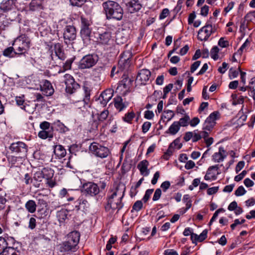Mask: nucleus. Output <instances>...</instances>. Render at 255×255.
I'll use <instances>...</instances> for the list:
<instances>
[{
    "instance_id": "f257e3e1",
    "label": "nucleus",
    "mask_w": 255,
    "mask_h": 255,
    "mask_svg": "<svg viewBox=\"0 0 255 255\" xmlns=\"http://www.w3.org/2000/svg\"><path fill=\"white\" fill-rule=\"evenodd\" d=\"M103 12L105 14L106 19L121 20L123 17L124 10L117 1L108 0L102 4Z\"/></svg>"
},
{
    "instance_id": "f03ea898",
    "label": "nucleus",
    "mask_w": 255,
    "mask_h": 255,
    "mask_svg": "<svg viewBox=\"0 0 255 255\" xmlns=\"http://www.w3.org/2000/svg\"><path fill=\"white\" fill-rule=\"evenodd\" d=\"M126 187L123 185L118 186L114 192L108 198L107 204L105 206L106 210L110 211L111 210L119 211L123 207L122 200L124 196Z\"/></svg>"
},
{
    "instance_id": "7ed1b4c3",
    "label": "nucleus",
    "mask_w": 255,
    "mask_h": 255,
    "mask_svg": "<svg viewBox=\"0 0 255 255\" xmlns=\"http://www.w3.org/2000/svg\"><path fill=\"white\" fill-rule=\"evenodd\" d=\"M31 40L26 34H21L14 39L12 43L17 52V56H24L25 57L26 54L30 48Z\"/></svg>"
},
{
    "instance_id": "20e7f679",
    "label": "nucleus",
    "mask_w": 255,
    "mask_h": 255,
    "mask_svg": "<svg viewBox=\"0 0 255 255\" xmlns=\"http://www.w3.org/2000/svg\"><path fill=\"white\" fill-rule=\"evenodd\" d=\"M106 187V183L105 182H100L98 185L93 182H87L83 184L81 191L86 196L94 197L103 192Z\"/></svg>"
},
{
    "instance_id": "39448f33",
    "label": "nucleus",
    "mask_w": 255,
    "mask_h": 255,
    "mask_svg": "<svg viewBox=\"0 0 255 255\" xmlns=\"http://www.w3.org/2000/svg\"><path fill=\"white\" fill-rule=\"evenodd\" d=\"M89 150L96 156L101 158L107 157L110 153L108 147L97 142L92 143L89 146Z\"/></svg>"
},
{
    "instance_id": "423d86ee",
    "label": "nucleus",
    "mask_w": 255,
    "mask_h": 255,
    "mask_svg": "<svg viewBox=\"0 0 255 255\" xmlns=\"http://www.w3.org/2000/svg\"><path fill=\"white\" fill-rule=\"evenodd\" d=\"M99 57L97 54H87L80 60L79 68L81 69L90 68L97 63Z\"/></svg>"
},
{
    "instance_id": "0eeeda50",
    "label": "nucleus",
    "mask_w": 255,
    "mask_h": 255,
    "mask_svg": "<svg viewBox=\"0 0 255 255\" xmlns=\"http://www.w3.org/2000/svg\"><path fill=\"white\" fill-rule=\"evenodd\" d=\"M9 149L11 152L15 153L18 158H22L26 156L27 147L23 142L18 141L11 143Z\"/></svg>"
},
{
    "instance_id": "6e6552de",
    "label": "nucleus",
    "mask_w": 255,
    "mask_h": 255,
    "mask_svg": "<svg viewBox=\"0 0 255 255\" xmlns=\"http://www.w3.org/2000/svg\"><path fill=\"white\" fill-rule=\"evenodd\" d=\"M64 82L66 85V92L72 94L80 88V85L75 82L74 78L70 74H66L64 75Z\"/></svg>"
},
{
    "instance_id": "1a4fd4ad",
    "label": "nucleus",
    "mask_w": 255,
    "mask_h": 255,
    "mask_svg": "<svg viewBox=\"0 0 255 255\" xmlns=\"http://www.w3.org/2000/svg\"><path fill=\"white\" fill-rule=\"evenodd\" d=\"M77 36L76 28L73 25H66L64 29L63 37L66 43L74 40Z\"/></svg>"
},
{
    "instance_id": "9d476101",
    "label": "nucleus",
    "mask_w": 255,
    "mask_h": 255,
    "mask_svg": "<svg viewBox=\"0 0 255 255\" xmlns=\"http://www.w3.org/2000/svg\"><path fill=\"white\" fill-rule=\"evenodd\" d=\"M213 32L214 31L212 25L206 24L199 30L198 39L201 41L207 40Z\"/></svg>"
},
{
    "instance_id": "9b49d317",
    "label": "nucleus",
    "mask_w": 255,
    "mask_h": 255,
    "mask_svg": "<svg viewBox=\"0 0 255 255\" xmlns=\"http://www.w3.org/2000/svg\"><path fill=\"white\" fill-rule=\"evenodd\" d=\"M51 172V175H53V170L50 169L48 170L45 168H43L41 171H38L36 172L33 175V184L35 186L38 187L39 184H37V182H39L42 181L43 178H48V175H47L46 172Z\"/></svg>"
},
{
    "instance_id": "f8f14e48",
    "label": "nucleus",
    "mask_w": 255,
    "mask_h": 255,
    "mask_svg": "<svg viewBox=\"0 0 255 255\" xmlns=\"http://www.w3.org/2000/svg\"><path fill=\"white\" fill-rule=\"evenodd\" d=\"M151 76L150 71L147 69L140 70L136 76L135 81L141 85H145Z\"/></svg>"
},
{
    "instance_id": "ddd939ff",
    "label": "nucleus",
    "mask_w": 255,
    "mask_h": 255,
    "mask_svg": "<svg viewBox=\"0 0 255 255\" xmlns=\"http://www.w3.org/2000/svg\"><path fill=\"white\" fill-rule=\"evenodd\" d=\"M40 89L46 96H51L54 92V89L50 81L44 80L40 85Z\"/></svg>"
},
{
    "instance_id": "4468645a",
    "label": "nucleus",
    "mask_w": 255,
    "mask_h": 255,
    "mask_svg": "<svg viewBox=\"0 0 255 255\" xmlns=\"http://www.w3.org/2000/svg\"><path fill=\"white\" fill-rule=\"evenodd\" d=\"M77 246L74 245L73 242H72L67 239L65 242H63L60 246V251L61 252H67L69 251L75 252L77 250Z\"/></svg>"
},
{
    "instance_id": "2eb2a0df",
    "label": "nucleus",
    "mask_w": 255,
    "mask_h": 255,
    "mask_svg": "<svg viewBox=\"0 0 255 255\" xmlns=\"http://www.w3.org/2000/svg\"><path fill=\"white\" fill-rule=\"evenodd\" d=\"M226 150L223 147H220L219 151L215 152L212 155V160L215 162H220L223 161L227 156Z\"/></svg>"
},
{
    "instance_id": "dca6fc26",
    "label": "nucleus",
    "mask_w": 255,
    "mask_h": 255,
    "mask_svg": "<svg viewBox=\"0 0 255 255\" xmlns=\"http://www.w3.org/2000/svg\"><path fill=\"white\" fill-rule=\"evenodd\" d=\"M115 108L119 111L124 110L128 106V103L123 102V100L121 96H117L114 99Z\"/></svg>"
},
{
    "instance_id": "f3484780",
    "label": "nucleus",
    "mask_w": 255,
    "mask_h": 255,
    "mask_svg": "<svg viewBox=\"0 0 255 255\" xmlns=\"http://www.w3.org/2000/svg\"><path fill=\"white\" fill-rule=\"evenodd\" d=\"M14 3V0H3L0 4V9L3 12H7L13 8Z\"/></svg>"
},
{
    "instance_id": "a211bd4d",
    "label": "nucleus",
    "mask_w": 255,
    "mask_h": 255,
    "mask_svg": "<svg viewBox=\"0 0 255 255\" xmlns=\"http://www.w3.org/2000/svg\"><path fill=\"white\" fill-rule=\"evenodd\" d=\"M127 5L130 13L137 11L141 8V5L137 0H131L127 4Z\"/></svg>"
},
{
    "instance_id": "6ab92c4d",
    "label": "nucleus",
    "mask_w": 255,
    "mask_h": 255,
    "mask_svg": "<svg viewBox=\"0 0 255 255\" xmlns=\"http://www.w3.org/2000/svg\"><path fill=\"white\" fill-rule=\"evenodd\" d=\"M54 49L56 56L59 59L64 60L66 59V56L64 52L63 47L60 43L55 44Z\"/></svg>"
},
{
    "instance_id": "aec40b11",
    "label": "nucleus",
    "mask_w": 255,
    "mask_h": 255,
    "mask_svg": "<svg viewBox=\"0 0 255 255\" xmlns=\"http://www.w3.org/2000/svg\"><path fill=\"white\" fill-rule=\"evenodd\" d=\"M75 207L77 210H79L81 209L85 210L89 208L90 204L88 201L85 199L83 196H81L77 201L76 202Z\"/></svg>"
},
{
    "instance_id": "412c9836",
    "label": "nucleus",
    "mask_w": 255,
    "mask_h": 255,
    "mask_svg": "<svg viewBox=\"0 0 255 255\" xmlns=\"http://www.w3.org/2000/svg\"><path fill=\"white\" fill-rule=\"evenodd\" d=\"M80 238V233L74 231L69 233L67 235V238L70 241L73 242L74 245H78Z\"/></svg>"
},
{
    "instance_id": "4be33fe9",
    "label": "nucleus",
    "mask_w": 255,
    "mask_h": 255,
    "mask_svg": "<svg viewBox=\"0 0 255 255\" xmlns=\"http://www.w3.org/2000/svg\"><path fill=\"white\" fill-rule=\"evenodd\" d=\"M148 165V162L146 160L141 161L137 165V168L142 175L147 176L149 174V171L147 170Z\"/></svg>"
},
{
    "instance_id": "5701e85b",
    "label": "nucleus",
    "mask_w": 255,
    "mask_h": 255,
    "mask_svg": "<svg viewBox=\"0 0 255 255\" xmlns=\"http://www.w3.org/2000/svg\"><path fill=\"white\" fill-rule=\"evenodd\" d=\"M54 153L58 158H62L66 155V151L62 145L58 144L54 146Z\"/></svg>"
},
{
    "instance_id": "b1692460",
    "label": "nucleus",
    "mask_w": 255,
    "mask_h": 255,
    "mask_svg": "<svg viewBox=\"0 0 255 255\" xmlns=\"http://www.w3.org/2000/svg\"><path fill=\"white\" fill-rule=\"evenodd\" d=\"M218 169H219V167H218V165L210 166L207 170V173H206L205 176H204V179L206 180H209L211 178L215 179L216 178V174L211 173V171L215 170L217 171H218Z\"/></svg>"
},
{
    "instance_id": "393cba45",
    "label": "nucleus",
    "mask_w": 255,
    "mask_h": 255,
    "mask_svg": "<svg viewBox=\"0 0 255 255\" xmlns=\"http://www.w3.org/2000/svg\"><path fill=\"white\" fill-rule=\"evenodd\" d=\"M111 35L109 32H105L100 34L99 36V42L104 45H108L111 40Z\"/></svg>"
},
{
    "instance_id": "a878e982",
    "label": "nucleus",
    "mask_w": 255,
    "mask_h": 255,
    "mask_svg": "<svg viewBox=\"0 0 255 255\" xmlns=\"http://www.w3.org/2000/svg\"><path fill=\"white\" fill-rule=\"evenodd\" d=\"M91 33V28H81L80 34L81 37L84 41H89L90 40V35Z\"/></svg>"
},
{
    "instance_id": "bb28decb",
    "label": "nucleus",
    "mask_w": 255,
    "mask_h": 255,
    "mask_svg": "<svg viewBox=\"0 0 255 255\" xmlns=\"http://www.w3.org/2000/svg\"><path fill=\"white\" fill-rule=\"evenodd\" d=\"M249 90V95L255 101V77L251 79L249 86H247Z\"/></svg>"
},
{
    "instance_id": "cd10ccee",
    "label": "nucleus",
    "mask_w": 255,
    "mask_h": 255,
    "mask_svg": "<svg viewBox=\"0 0 255 255\" xmlns=\"http://www.w3.org/2000/svg\"><path fill=\"white\" fill-rule=\"evenodd\" d=\"M25 207L28 212L33 213L36 211L37 205L34 200H29L25 203Z\"/></svg>"
},
{
    "instance_id": "c85d7f7f",
    "label": "nucleus",
    "mask_w": 255,
    "mask_h": 255,
    "mask_svg": "<svg viewBox=\"0 0 255 255\" xmlns=\"http://www.w3.org/2000/svg\"><path fill=\"white\" fill-rule=\"evenodd\" d=\"M15 49L14 47H7L3 51V55L9 58H13L15 55H17V52L14 51Z\"/></svg>"
},
{
    "instance_id": "c756f323",
    "label": "nucleus",
    "mask_w": 255,
    "mask_h": 255,
    "mask_svg": "<svg viewBox=\"0 0 255 255\" xmlns=\"http://www.w3.org/2000/svg\"><path fill=\"white\" fill-rule=\"evenodd\" d=\"M0 255H20V252L8 246L0 253Z\"/></svg>"
},
{
    "instance_id": "7c9ffc66",
    "label": "nucleus",
    "mask_w": 255,
    "mask_h": 255,
    "mask_svg": "<svg viewBox=\"0 0 255 255\" xmlns=\"http://www.w3.org/2000/svg\"><path fill=\"white\" fill-rule=\"evenodd\" d=\"M38 136L42 139H46L47 138H52L53 136V130H44L42 129L38 132Z\"/></svg>"
},
{
    "instance_id": "2f4dec72",
    "label": "nucleus",
    "mask_w": 255,
    "mask_h": 255,
    "mask_svg": "<svg viewBox=\"0 0 255 255\" xmlns=\"http://www.w3.org/2000/svg\"><path fill=\"white\" fill-rule=\"evenodd\" d=\"M180 128L178 123L177 122H174L169 127L168 129L166 131V133H169L171 135H175L178 132Z\"/></svg>"
},
{
    "instance_id": "473e14b6",
    "label": "nucleus",
    "mask_w": 255,
    "mask_h": 255,
    "mask_svg": "<svg viewBox=\"0 0 255 255\" xmlns=\"http://www.w3.org/2000/svg\"><path fill=\"white\" fill-rule=\"evenodd\" d=\"M57 217L60 223H63L67 218L68 211L66 210L62 209L57 212Z\"/></svg>"
},
{
    "instance_id": "72a5a7b5",
    "label": "nucleus",
    "mask_w": 255,
    "mask_h": 255,
    "mask_svg": "<svg viewBox=\"0 0 255 255\" xmlns=\"http://www.w3.org/2000/svg\"><path fill=\"white\" fill-rule=\"evenodd\" d=\"M113 96V91L111 89H107L103 91L100 96L102 97L104 100L108 103V102L112 99Z\"/></svg>"
},
{
    "instance_id": "f704fd0d",
    "label": "nucleus",
    "mask_w": 255,
    "mask_h": 255,
    "mask_svg": "<svg viewBox=\"0 0 255 255\" xmlns=\"http://www.w3.org/2000/svg\"><path fill=\"white\" fill-rule=\"evenodd\" d=\"M30 9L31 10H36L42 8V3L40 0H32L30 3Z\"/></svg>"
},
{
    "instance_id": "c9c22d12",
    "label": "nucleus",
    "mask_w": 255,
    "mask_h": 255,
    "mask_svg": "<svg viewBox=\"0 0 255 255\" xmlns=\"http://www.w3.org/2000/svg\"><path fill=\"white\" fill-rule=\"evenodd\" d=\"M135 116L134 113L131 111L126 114L125 116L123 117V120L126 123L131 124L132 120L134 118Z\"/></svg>"
},
{
    "instance_id": "e433bc0d",
    "label": "nucleus",
    "mask_w": 255,
    "mask_h": 255,
    "mask_svg": "<svg viewBox=\"0 0 255 255\" xmlns=\"http://www.w3.org/2000/svg\"><path fill=\"white\" fill-rule=\"evenodd\" d=\"M173 145L174 146H177V148L178 149L181 148L182 144L180 142V139L179 137L177 138L170 144L169 147L168 149V152H172L171 149L173 148Z\"/></svg>"
},
{
    "instance_id": "4c0bfd02",
    "label": "nucleus",
    "mask_w": 255,
    "mask_h": 255,
    "mask_svg": "<svg viewBox=\"0 0 255 255\" xmlns=\"http://www.w3.org/2000/svg\"><path fill=\"white\" fill-rule=\"evenodd\" d=\"M190 117L188 115L185 114L184 117L180 119L179 121L177 122L179 124V126L180 127H186L188 125L190 121Z\"/></svg>"
},
{
    "instance_id": "58836bf2",
    "label": "nucleus",
    "mask_w": 255,
    "mask_h": 255,
    "mask_svg": "<svg viewBox=\"0 0 255 255\" xmlns=\"http://www.w3.org/2000/svg\"><path fill=\"white\" fill-rule=\"evenodd\" d=\"M133 80L128 77L124 78L120 82V85H123L124 88H129L131 85Z\"/></svg>"
},
{
    "instance_id": "ea45409f",
    "label": "nucleus",
    "mask_w": 255,
    "mask_h": 255,
    "mask_svg": "<svg viewBox=\"0 0 255 255\" xmlns=\"http://www.w3.org/2000/svg\"><path fill=\"white\" fill-rule=\"evenodd\" d=\"M80 20L81 23V28H90L91 23L90 20L85 17L83 15L81 16Z\"/></svg>"
},
{
    "instance_id": "a19ab883",
    "label": "nucleus",
    "mask_w": 255,
    "mask_h": 255,
    "mask_svg": "<svg viewBox=\"0 0 255 255\" xmlns=\"http://www.w3.org/2000/svg\"><path fill=\"white\" fill-rule=\"evenodd\" d=\"M215 123L212 122H209L208 120H206L203 126V129L207 131L211 130L215 126Z\"/></svg>"
},
{
    "instance_id": "79ce46f5",
    "label": "nucleus",
    "mask_w": 255,
    "mask_h": 255,
    "mask_svg": "<svg viewBox=\"0 0 255 255\" xmlns=\"http://www.w3.org/2000/svg\"><path fill=\"white\" fill-rule=\"evenodd\" d=\"M220 114L218 111H215L211 113L209 116L207 118L206 120H208L209 122H212L216 124V120L217 119L218 117L219 116Z\"/></svg>"
},
{
    "instance_id": "37998d69",
    "label": "nucleus",
    "mask_w": 255,
    "mask_h": 255,
    "mask_svg": "<svg viewBox=\"0 0 255 255\" xmlns=\"http://www.w3.org/2000/svg\"><path fill=\"white\" fill-rule=\"evenodd\" d=\"M219 49L217 46H214L211 50V56L215 60L218 58Z\"/></svg>"
},
{
    "instance_id": "c03bdc74",
    "label": "nucleus",
    "mask_w": 255,
    "mask_h": 255,
    "mask_svg": "<svg viewBox=\"0 0 255 255\" xmlns=\"http://www.w3.org/2000/svg\"><path fill=\"white\" fill-rule=\"evenodd\" d=\"M24 97H16L15 98V101L16 103V104L18 106H23L21 107V108L23 110H24L25 111H27V110L26 109V106L24 105V100L23 99Z\"/></svg>"
},
{
    "instance_id": "a18cd8bd",
    "label": "nucleus",
    "mask_w": 255,
    "mask_h": 255,
    "mask_svg": "<svg viewBox=\"0 0 255 255\" xmlns=\"http://www.w3.org/2000/svg\"><path fill=\"white\" fill-rule=\"evenodd\" d=\"M109 114L108 110H104L102 111L98 116V120L100 122H103L105 121L108 117Z\"/></svg>"
},
{
    "instance_id": "49530a36",
    "label": "nucleus",
    "mask_w": 255,
    "mask_h": 255,
    "mask_svg": "<svg viewBox=\"0 0 255 255\" xmlns=\"http://www.w3.org/2000/svg\"><path fill=\"white\" fill-rule=\"evenodd\" d=\"M40 128L41 129H44V130H46V129L50 130H53V127H50V123L46 121L42 122L40 124Z\"/></svg>"
},
{
    "instance_id": "de8ad7c7",
    "label": "nucleus",
    "mask_w": 255,
    "mask_h": 255,
    "mask_svg": "<svg viewBox=\"0 0 255 255\" xmlns=\"http://www.w3.org/2000/svg\"><path fill=\"white\" fill-rule=\"evenodd\" d=\"M245 19L248 21H255V11H252L246 14Z\"/></svg>"
},
{
    "instance_id": "09e8293b",
    "label": "nucleus",
    "mask_w": 255,
    "mask_h": 255,
    "mask_svg": "<svg viewBox=\"0 0 255 255\" xmlns=\"http://www.w3.org/2000/svg\"><path fill=\"white\" fill-rule=\"evenodd\" d=\"M143 206V204L141 201L138 200L136 201L132 206V210L136 211H139L141 209Z\"/></svg>"
},
{
    "instance_id": "8fccbe9b",
    "label": "nucleus",
    "mask_w": 255,
    "mask_h": 255,
    "mask_svg": "<svg viewBox=\"0 0 255 255\" xmlns=\"http://www.w3.org/2000/svg\"><path fill=\"white\" fill-rule=\"evenodd\" d=\"M86 0H70V3L73 6H81Z\"/></svg>"
},
{
    "instance_id": "3c124183",
    "label": "nucleus",
    "mask_w": 255,
    "mask_h": 255,
    "mask_svg": "<svg viewBox=\"0 0 255 255\" xmlns=\"http://www.w3.org/2000/svg\"><path fill=\"white\" fill-rule=\"evenodd\" d=\"M103 70L102 67H99L94 69L92 71V74L95 77H100Z\"/></svg>"
},
{
    "instance_id": "603ef678",
    "label": "nucleus",
    "mask_w": 255,
    "mask_h": 255,
    "mask_svg": "<svg viewBox=\"0 0 255 255\" xmlns=\"http://www.w3.org/2000/svg\"><path fill=\"white\" fill-rule=\"evenodd\" d=\"M153 192V189H149L146 191L145 193L142 198V200L144 201V202L145 203L148 200Z\"/></svg>"
},
{
    "instance_id": "864d4df0",
    "label": "nucleus",
    "mask_w": 255,
    "mask_h": 255,
    "mask_svg": "<svg viewBox=\"0 0 255 255\" xmlns=\"http://www.w3.org/2000/svg\"><path fill=\"white\" fill-rule=\"evenodd\" d=\"M246 192V190L243 186H239L235 191V195L240 196L244 195Z\"/></svg>"
},
{
    "instance_id": "5fc2aeb1",
    "label": "nucleus",
    "mask_w": 255,
    "mask_h": 255,
    "mask_svg": "<svg viewBox=\"0 0 255 255\" xmlns=\"http://www.w3.org/2000/svg\"><path fill=\"white\" fill-rule=\"evenodd\" d=\"M161 195V190L160 188L156 189L155 191V192L154 193L152 200L154 201L158 200Z\"/></svg>"
},
{
    "instance_id": "6e6d98bb",
    "label": "nucleus",
    "mask_w": 255,
    "mask_h": 255,
    "mask_svg": "<svg viewBox=\"0 0 255 255\" xmlns=\"http://www.w3.org/2000/svg\"><path fill=\"white\" fill-rule=\"evenodd\" d=\"M151 126V123L149 122H144L142 126V131L143 133H146L148 131Z\"/></svg>"
},
{
    "instance_id": "4d7b16f0",
    "label": "nucleus",
    "mask_w": 255,
    "mask_h": 255,
    "mask_svg": "<svg viewBox=\"0 0 255 255\" xmlns=\"http://www.w3.org/2000/svg\"><path fill=\"white\" fill-rule=\"evenodd\" d=\"M51 176L52 175H51V172L49 173V175H48V178H46L47 179L46 184L48 185L49 187L53 188L56 185V182L52 179H50Z\"/></svg>"
},
{
    "instance_id": "13d9d810",
    "label": "nucleus",
    "mask_w": 255,
    "mask_h": 255,
    "mask_svg": "<svg viewBox=\"0 0 255 255\" xmlns=\"http://www.w3.org/2000/svg\"><path fill=\"white\" fill-rule=\"evenodd\" d=\"M218 45L223 48H225L229 46V42L227 40H225L224 38L222 37L218 41Z\"/></svg>"
},
{
    "instance_id": "bf43d9fd",
    "label": "nucleus",
    "mask_w": 255,
    "mask_h": 255,
    "mask_svg": "<svg viewBox=\"0 0 255 255\" xmlns=\"http://www.w3.org/2000/svg\"><path fill=\"white\" fill-rule=\"evenodd\" d=\"M207 233H208L207 230H204L199 235H198V237H199V242H201L203 241L207 238Z\"/></svg>"
},
{
    "instance_id": "052dcab7",
    "label": "nucleus",
    "mask_w": 255,
    "mask_h": 255,
    "mask_svg": "<svg viewBox=\"0 0 255 255\" xmlns=\"http://www.w3.org/2000/svg\"><path fill=\"white\" fill-rule=\"evenodd\" d=\"M36 225V219L33 217L30 218L28 223V228L31 230H33L35 228Z\"/></svg>"
},
{
    "instance_id": "680f3d73",
    "label": "nucleus",
    "mask_w": 255,
    "mask_h": 255,
    "mask_svg": "<svg viewBox=\"0 0 255 255\" xmlns=\"http://www.w3.org/2000/svg\"><path fill=\"white\" fill-rule=\"evenodd\" d=\"M201 64V61H197L194 62L191 66L190 72L191 73L194 72V71L198 68Z\"/></svg>"
},
{
    "instance_id": "e2e57ef3",
    "label": "nucleus",
    "mask_w": 255,
    "mask_h": 255,
    "mask_svg": "<svg viewBox=\"0 0 255 255\" xmlns=\"http://www.w3.org/2000/svg\"><path fill=\"white\" fill-rule=\"evenodd\" d=\"M249 41L248 39H247L244 44L242 45V46L238 50L237 53H239V54L241 55L242 54L244 49L249 45Z\"/></svg>"
},
{
    "instance_id": "0e129e2a",
    "label": "nucleus",
    "mask_w": 255,
    "mask_h": 255,
    "mask_svg": "<svg viewBox=\"0 0 255 255\" xmlns=\"http://www.w3.org/2000/svg\"><path fill=\"white\" fill-rule=\"evenodd\" d=\"M169 13V10L168 8H164L159 15V19H163L166 17Z\"/></svg>"
},
{
    "instance_id": "69168bd1",
    "label": "nucleus",
    "mask_w": 255,
    "mask_h": 255,
    "mask_svg": "<svg viewBox=\"0 0 255 255\" xmlns=\"http://www.w3.org/2000/svg\"><path fill=\"white\" fill-rule=\"evenodd\" d=\"M73 62V60L72 59H68L66 62L65 63L63 68L65 70L70 69L71 68L72 63Z\"/></svg>"
},
{
    "instance_id": "338daca9",
    "label": "nucleus",
    "mask_w": 255,
    "mask_h": 255,
    "mask_svg": "<svg viewBox=\"0 0 255 255\" xmlns=\"http://www.w3.org/2000/svg\"><path fill=\"white\" fill-rule=\"evenodd\" d=\"M246 174L247 171L246 170L243 171L240 174L235 177V180L237 182L241 181L244 177Z\"/></svg>"
},
{
    "instance_id": "774afa93",
    "label": "nucleus",
    "mask_w": 255,
    "mask_h": 255,
    "mask_svg": "<svg viewBox=\"0 0 255 255\" xmlns=\"http://www.w3.org/2000/svg\"><path fill=\"white\" fill-rule=\"evenodd\" d=\"M96 102L98 104L100 105L102 107H104L107 104V102L101 96H99V98L97 99Z\"/></svg>"
}]
</instances>
